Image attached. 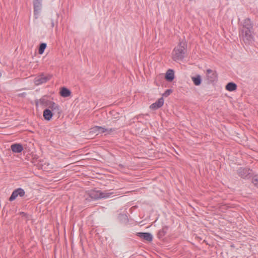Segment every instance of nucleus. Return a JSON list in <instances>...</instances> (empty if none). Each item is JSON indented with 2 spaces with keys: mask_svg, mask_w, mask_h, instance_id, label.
<instances>
[{
  "mask_svg": "<svg viewBox=\"0 0 258 258\" xmlns=\"http://www.w3.org/2000/svg\"><path fill=\"white\" fill-rule=\"evenodd\" d=\"M186 43L182 40L179 42L172 52V58L175 61H181L184 57L186 51Z\"/></svg>",
  "mask_w": 258,
  "mask_h": 258,
  "instance_id": "f257e3e1",
  "label": "nucleus"
},
{
  "mask_svg": "<svg viewBox=\"0 0 258 258\" xmlns=\"http://www.w3.org/2000/svg\"><path fill=\"white\" fill-rule=\"evenodd\" d=\"M254 30H241L239 32L240 38L247 44L252 43L254 41Z\"/></svg>",
  "mask_w": 258,
  "mask_h": 258,
  "instance_id": "f03ea898",
  "label": "nucleus"
},
{
  "mask_svg": "<svg viewBox=\"0 0 258 258\" xmlns=\"http://www.w3.org/2000/svg\"><path fill=\"white\" fill-rule=\"evenodd\" d=\"M42 1H33L34 15L35 19H37L42 8Z\"/></svg>",
  "mask_w": 258,
  "mask_h": 258,
  "instance_id": "7ed1b4c3",
  "label": "nucleus"
},
{
  "mask_svg": "<svg viewBox=\"0 0 258 258\" xmlns=\"http://www.w3.org/2000/svg\"><path fill=\"white\" fill-rule=\"evenodd\" d=\"M25 192L23 189H22V188H18L13 191L11 196L9 198V201H13L18 196L22 197L25 195Z\"/></svg>",
  "mask_w": 258,
  "mask_h": 258,
  "instance_id": "20e7f679",
  "label": "nucleus"
},
{
  "mask_svg": "<svg viewBox=\"0 0 258 258\" xmlns=\"http://www.w3.org/2000/svg\"><path fill=\"white\" fill-rule=\"evenodd\" d=\"M251 170L248 168L240 167L237 170L238 175L243 178H245L251 174Z\"/></svg>",
  "mask_w": 258,
  "mask_h": 258,
  "instance_id": "39448f33",
  "label": "nucleus"
},
{
  "mask_svg": "<svg viewBox=\"0 0 258 258\" xmlns=\"http://www.w3.org/2000/svg\"><path fill=\"white\" fill-rule=\"evenodd\" d=\"M206 77L210 82H213L216 81L217 79L216 72L211 69H208L206 71Z\"/></svg>",
  "mask_w": 258,
  "mask_h": 258,
  "instance_id": "423d86ee",
  "label": "nucleus"
},
{
  "mask_svg": "<svg viewBox=\"0 0 258 258\" xmlns=\"http://www.w3.org/2000/svg\"><path fill=\"white\" fill-rule=\"evenodd\" d=\"M50 79L48 76H45L43 74H41L36 77L34 79V83L36 85H39L43 83H46Z\"/></svg>",
  "mask_w": 258,
  "mask_h": 258,
  "instance_id": "0eeeda50",
  "label": "nucleus"
},
{
  "mask_svg": "<svg viewBox=\"0 0 258 258\" xmlns=\"http://www.w3.org/2000/svg\"><path fill=\"white\" fill-rule=\"evenodd\" d=\"M241 30H254L253 23L249 18L245 19L244 20Z\"/></svg>",
  "mask_w": 258,
  "mask_h": 258,
  "instance_id": "6e6552de",
  "label": "nucleus"
},
{
  "mask_svg": "<svg viewBox=\"0 0 258 258\" xmlns=\"http://www.w3.org/2000/svg\"><path fill=\"white\" fill-rule=\"evenodd\" d=\"M137 235L141 238L147 241H151L153 240V236L150 233L139 232Z\"/></svg>",
  "mask_w": 258,
  "mask_h": 258,
  "instance_id": "1a4fd4ad",
  "label": "nucleus"
},
{
  "mask_svg": "<svg viewBox=\"0 0 258 258\" xmlns=\"http://www.w3.org/2000/svg\"><path fill=\"white\" fill-rule=\"evenodd\" d=\"M11 149L14 153H20L23 150V147L20 144H14L11 146Z\"/></svg>",
  "mask_w": 258,
  "mask_h": 258,
  "instance_id": "9d476101",
  "label": "nucleus"
},
{
  "mask_svg": "<svg viewBox=\"0 0 258 258\" xmlns=\"http://www.w3.org/2000/svg\"><path fill=\"white\" fill-rule=\"evenodd\" d=\"M164 104V100L163 98H159L156 102L151 104L150 106L152 109H157L161 107Z\"/></svg>",
  "mask_w": 258,
  "mask_h": 258,
  "instance_id": "9b49d317",
  "label": "nucleus"
},
{
  "mask_svg": "<svg viewBox=\"0 0 258 258\" xmlns=\"http://www.w3.org/2000/svg\"><path fill=\"white\" fill-rule=\"evenodd\" d=\"M47 105L48 106V107L51 109L52 111L59 113L60 109L58 105L53 102L49 101L47 103Z\"/></svg>",
  "mask_w": 258,
  "mask_h": 258,
  "instance_id": "f8f14e48",
  "label": "nucleus"
},
{
  "mask_svg": "<svg viewBox=\"0 0 258 258\" xmlns=\"http://www.w3.org/2000/svg\"><path fill=\"white\" fill-rule=\"evenodd\" d=\"M174 78V72L172 70H168L165 76V79L169 82H171Z\"/></svg>",
  "mask_w": 258,
  "mask_h": 258,
  "instance_id": "ddd939ff",
  "label": "nucleus"
},
{
  "mask_svg": "<svg viewBox=\"0 0 258 258\" xmlns=\"http://www.w3.org/2000/svg\"><path fill=\"white\" fill-rule=\"evenodd\" d=\"M89 197L94 200L100 199V190L91 191L89 193Z\"/></svg>",
  "mask_w": 258,
  "mask_h": 258,
  "instance_id": "4468645a",
  "label": "nucleus"
},
{
  "mask_svg": "<svg viewBox=\"0 0 258 258\" xmlns=\"http://www.w3.org/2000/svg\"><path fill=\"white\" fill-rule=\"evenodd\" d=\"M53 113L49 109H45L43 111L44 118L47 120H50L52 118Z\"/></svg>",
  "mask_w": 258,
  "mask_h": 258,
  "instance_id": "2eb2a0df",
  "label": "nucleus"
},
{
  "mask_svg": "<svg viewBox=\"0 0 258 258\" xmlns=\"http://www.w3.org/2000/svg\"><path fill=\"white\" fill-rule=\"evenodd\" d=\"M96 128L98 129V135L101 133L109 134L112 131V128H107L102 126H98V128Z\"/></svg>",
  "mask_w": 258,
  "mask_h": 258,
  "instance_id": "dca6fc26",
  "label": "nucleus"
},
{
  "mask_svg": "<svg viewBox=\"0 0 258 258\" xmlns=\"http://www.w3.org/2000/svg\"><path fill=\"white\" fill-rule=\"evenodd\" d=\"M71 91L67 88L63 87L60 91V95L63 97H67L71 95Z\"/></svg>",
  "mask_w": 258,
  "mask_h": 258,
  "instance_id": "f3484780",
  "label": "nucleus"
},
{
  "mask_svg": "<svg viewBox=\"0 0 258 258\" xmlns=\"http://www.w3.org/2000/svg\"><path fill=\"white\" fill-rule=\"evenodd\" d=\"M225 88L229 91H233L236 89L237 85L234 83L230 82L226 85Z\"/></svg>",
  "mask_w": 258,
  "mask_h": 258,
  "instance_id": "a211bd4d",
  "label": "nucleus"
},
{
  "mask_svg": "<svg viewBox=\"0 0 258 258\" xmlns=\"http://www.w3.org/2000/svg\"><path fill=\"white\" fill-rule=\"evenodd\" d=\"M113 192H109L107 191H101L100 190V199H107L110 197V196L113 194Z\"/></svg>",
  "mask_w": 258,
  "mask_h": 258,
  "instance_id": "6ab92c4d",
  "label": "nucleus"
},
{
  "mask_svg": "<svg viewBox=\"0 0 258 258\" xmlns=\"http://www.w3.org/2000/svg\"><path fill=\"white\" fill-rule=\"evenodd\" d=\"M191 79L194 83V84L196 86H199L201 84V77L200 75H197L196 77H192Z\"/></svg>",
  "mask_w": 258,
  "mask_h": 258,
  "instance_id": "aec40b11",
  "label": "nucleus"
},
{
  "mask_svg": "<svg viewBox=\"0 0 258 258\" xmlns=\"http://www.w3.org/2000/svg\"><path fill=\"white\" fill-rule=\"evenodd\" d=\"M46 47V44L45 43H41L39 46V50H38L39 53L40 54H43Z\"/></svg>",
  "mask_w": 258,
  "mask_h": 258,
  "instance_id": "412c9836",
  "label": "nucleus"
},
{
  "mask_svg": "<svg viewBox=\"0 0 258 258\" xmlns=\"http://www.w3.org/2000/svg\"><path fill=\"white\" fill-rule=\"evenodd\" d=\"M166 230L167 228H164L158 231V236L159 238H162L165 235L166 233Z\"/></svg>",
  "mask_w": 258,
  "mask_h": 258,
  "instance_id": "4be33fe9",
  "label": "nucleus"
},
{
  "mask_svg": "<svg viewBox=\"0 0 258 258\" xmlns=\"http://www.w3.org/2000/svg\"><path fill=\"white\" fill-rule=\"evenodd\" d=\"M252 182L255 186L258 187V176L253 177Z\"/></svg>",
  "mask_w": 258,
  "mask_h": 258,
  "instance_id": "5701e85b",
  "label": "nucleus"
},
{
  "mask_svg": "<svg viewBox=\"0 0 258 258\" xmlns=\"http://www.w3.org/2000/svg\"><path fill=\"white\" fill-rule=\"evenodd\" d=\"M96 128H98V126H95L92 127V128H91L90 132L94 133L98 135V129H97Z\"/></svg>",
  "mask_w": 258,
  "mask_h": 258,
  "instance_id": "b1692460",
  "label": "nucleus"
},
{
  "mask_svg": "<svg viewBox=\"0 0 258 258\" xmlns=\"http://www.w3.org/2000/svg\"><path fill=\"white\" fill-rule=\"evenodd\" d=\"M171 93V90L170 89L167 90L164 94L165 96H167Z\"/></svg>",
  "mask_w": 258,
  "mask_h": 258,
  "instance_id": "393cba45",
  "label": "nucleus"
},
{
  "mask_svg": "<svg viewBox=\"0 0 258 258\" xmlns=\"http://www.w3.org/2000/svg\"><path fill=\"white\" fill-rule=\"evenodd\" d=\"M53 26H54L53 22H52V26L53 27Z\"/></svg>",
  "mask_w": 258,
  "mask_h": 258,
  "instance_id": "a878e982",
  "label": "nucleus"
},
{
  "mask_svg": "<svg viewBox=\"0 0 258 258\" xmlns=\"http://www.w3.org/2000/svg\"><path fill=\"white\" fill-rule=\"evenodd\" d=\"M2 76V73L0 72V77Z\"/></svg>",
  "mask_w": 258,
  "mask_h": 258,
  "instance_id": "bb28decb",
  "label": "nucleus"
}]
</instances>
